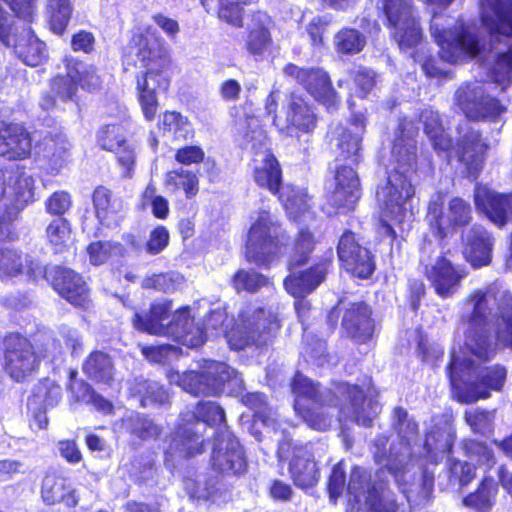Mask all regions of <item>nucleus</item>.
<instances>
[{"label": "nucleus", "mask_w": 512, "mask_h": 512, "mask_svg": "<svg viewBox=\"0 0 512 512\" xmlns=\"http://www.w3.org/2000/svg\"><path fill=\"white\" fill-rule=\"evenodd\" d=\"M431 242H425L421 248L420 262L425 266V274L431 282L436 293L441 297H449L460 288L461 281L466 277V271L461 267H455L444 257H437L430 261L429 252Z\"/></svg>", "instance_id": "nucleus-18"}, {"label": "nucleus", "mask_w": 512, "mask_h": 512, "mask_svg": "<svg viewBox=\"0 0 512 512\" xmlns=\"http://www.w3.org/2000/svg\"><path fill=\"white\" fill-rule=\"evenodd\" d=\"M71 196L66 191H56L45 201L46 211L51 215L62 216L71 207Z\"/></svg>", "instance_id": "nucleus-62"}, {"label": "nucleus", "mask_w": 512, "mask_h": 512, "mask_svg": "<svg viewBox=\"0 0 512 512\" xmlns=\"http://www.w3.org/2000/svg\"><path fill=\"white\" fill-rule=\"evenodd\" d=\"M65 64L69 76L76 78L77 87L80 86L87 91H94L101 87L102 78L92 65L72 57H66Z\"/></svg>", "instance_id": "nucleus-45"}, {"label": "nucleus", "mask_w": 512, "mask_h": 512, "mask_svg": "<svg viewBox=\"0 0 512 512\" xmlns=\"http://www.w3.org/2000/svg\"><path fill=\"white\" fill-rule=\"evenodd\" d=\"M398 419L397 430L400 441L397 445H391L389 454H386L384 439L376 443L374 458L378 465L387 468L394 477L402 493L409 503L418 505L426 501L433 489L434 477L424 467L423 460H417L411 454V441L417 434V424L407 418V412L402 408L395 409Z\"/></svg>", "instance_id": "nucleus-4"}, {"label": "nucleus", "mask_w": 512, "mask_h": 512, "mask_svg": "<svg viewBox=\"0 0 512 512\" xmlns=\"http://www.w3.org/2000/svg\"><path fill=\"white\" fill-rule=\"evenodd\" d=\"M159 127L165 132H173L183 138H187L192 132L187 117L175 111H166L159 121Z\"/></svg>", "instance_id": "nucleus-53"}, {"label": "nucleus", "mask_w": 512, "mask_h": 512, "mask_svg": "<svg viewBox=\"0 0 512 512\" xmlns=\"http://www.w3.org/2000/svg\"><path fill=\"white\" fill-rule=\"evenodd\" d=\"M223 409L212 401L200 402L196 411L182 414L175 436L165 452V463L174 467L181 459L203 452L202 434L207 426L224 424Z\"/></svg>", "instance_id": "nucleus-7"}, {"label": "nucleus", "mask_w": 512, "mask_h": 512, "mask_svg": "<svg viewBox=\"0 0 512 512\" xmlns=\"http://www.w3.org/2000/svg\"><path fill=\"white\" fill-rule=\"evenodd\" d=\"M269 280L255 271L239 270L232 279L233 287L237 292H255L268 285Z\"/></svg>", "instance_id": "nucleus-54"}, {"label": "nucleus", "mask_w": 512, "mask_h": 512, "mask_svg": "<svg viewBox=\"0 0 512 512\" xmlns=\"http://www.w3.org/2000/svg\"><path fill=\"white\" fill-rule=\"evenodd\" d=\"M342 329L357 344L370 342L375 325L369 306L364 303L350 304L342 318Z\"/></svg>", "instance_id": "nucleus-29"}, {"label": "nucleus", "mask_w": 512, "mask_h": 512, "mask_svg": "<svg viewBox=\"0 0 512 512\" xmlns=\"http://www.w3.org/2000/svg\"><path fill=\"white\" fill-rule=\"evenodd\" d=\"M383 11L391 28L393 39L401 50L416 47L422 39V31L408 0H381Z\"/></svg>", "instance_id": "nucleus-16"}, {"label": "nucleus", "mask_w": 512, "mask_h": 512, "mask_svg": "<svg viewBox=\"0 0 512 512\" xmlns=\"http://www.w3.org/2000/svg\"><path fill=\"white\" fill-rule=\"evenodd\" d=\"M93 204L97 218L106 226L116 224L125 209L122 199L112 197L110 191L104 187L95 189Z\"/></svg>", "instance_id": "nucleus-39"}, {"label": "nucleus", "mask_w": 512, "mask_h": 512, "mask_svg": "<svg viewBox=\"0 0 512 512\" xmlns=\"http://www.w3.org/2000/svg\"><path fill=\"white\" fill-rule=\"evenodd\" d=\"M123 248L118 243L109 241L92 242L87 247V253L91 264L101 265L114 256L121 255Z\"/></svg>", "instance_id": "nucleus-51"}, {"label": "nucleus", "mask_w": 512, "mask_h": 512, "mask_svg": "<svg viewBox=\"0 0 512 512\" xmlns=\"http://www.w3.org/2000/svg\"><path fill=\"white\" fill-rule=\"evenodd\" d=\"M279 92L273 90L266 99L265 109L272 115V121L278 131L285 136L299 138L310 134L317 124V117L309 104L301 97L292 94L280 114H276Z\"/></svg>", "instance_id": "nucleus-12"}, {"label": "nucleus", "mask_w": 512, "mask_h": 512, "mask_svg": "<svg viewBox=\"0 0 512 512\" xmlns=\"http://www.w3.org/2000/svg\"><path fill=\"white\" fill-rule=\"evenodd\" d=\"M51 90L62 100L72 99L77 92L75 77H70L66 69V75H60L53 79Z\"/></svg>", "instance_id": "nucleus-63"}, {"label": "nucleus", "mask_w": 512, "mask_h": 512, "mask_svg": "<svg viewBox=\"0 0 512 512\" xmlns=\"http://www.w3.org/2000/svg\"><path fill=\"white\" fill-rule=\"evenodd\" d=\"M130 390L132 396L140 397V403L143 407L152 403L163 404L169 398L163 387L156 382L141 380L138 381Z\"/></svg>", "instance_id": "nucleus-50"}, {"label": "nucleus", "mask_w": 512, "mask_h": 512, "mask_svg": "<svg viewBox=\"0 0 512 512\" xmlns=\"http://www.w3.org/2000/svg\"><path fill=\"white\" fill-rule=\"evenodd\" d=\"M243 403L254 411V427L261 423L267 430L277 431L275 412L266 405L261 393H250L242 398Z\"/></svg>", "instance_id": "nucleus-47"}, {"label": "nucleus", "mask_w": 512, "mask_h": 512, "mask_svg": "<svg viewBox=\"0 0 512 512\" xmlns=\"http://www.w3.org/2000/svg\"><path fill=\"white\" fill-rule=\"evenodd\" d=\"M83 371L91 379L109 383L113 378V364L110 357L103 352H93L83 365Z\"/></svg>", "instance_id": "nucleus-48"}, {"label": "nucleus", "mask_w": 512, "mask_h": 512, "mask_svg": "<svg viewBox=\"0 0 512 512\" xmlns=\"http://www.w3.org/2000/svg\"><path fill=\"white\" fill-rule=\"evenodd\" d=\"M398 135L392 148V158L395 166L388 172L387 179L379 185L376 199L381 210V220L384 223L385 234L394 236L389 224L393 222L402 224L410 220L413 215L411 201L415 195V188L411 182V174L415 161L416 130L411 121L400 122Z\"/></svg>", "instance_id": "nucleus-2"}, {"label": "nucleus", "mask_w": 512, "mask_h": 512, "mask_svg": "<svg viewBox=\"0 0 512 512\" xmlns=\"http://www.w3.org/2000/svg\"><path fill=\"white\" fill-rule=\"evenodd\" d=\"M495 418L494 411L470 409L465 412L466 423L475 433L487 434L492 431Z\"/></svg>", "instance_id": "nucleus-57"}, {"label": "nucleus", "mask_w": 512, "mask_h": 512, "mask_svg": "<svg viewBox=\"0 0 512 512\" xmlns=\"http://www.w3.org/2000/svg\"><path fill=\"white\" fill-rule=\"evenodd\" d=\"M350 512H398L400 504L395 494L382 483L369 482L366 470L355 467L347 486Z\"/></svg>", "instance_id": "nucleus-11"}, {"label": "nucleus", "mask_w": 512, "mask_h": 512, "mask_svg": "<svg viewBox=\"0 0 512 512\" xmlns=\"http://www.w3.org/2000/svg\"><path fill=\"white\" fill-rule=\"evenodd\" d=\"M123 425L131 435L140 439H149L159 433L158 427L152 421L142 418L138 414H133L123 420Z\"/></svg>", "instance_id": "nucleus-56"}, {"label": "nucleus", "mask_w": 512, "mask_h": 512, "mask_svg": "<svg viewBox=\"0 0 512 512\" xmlns=\"http://www.w3.org/2000/svg\"><path fill=\"white\" fill-rule=\"evenodd\" d=\"M498 491V483L495 479L490 475H485L478 489L464 498V504L487 512L494 506Z\"/></svg>", "instance_id": "nucleus-43"}, {"label": "nucleus", "mask_w": 512, "mask_h": 512, "mask_svg": "<svg viewBox=\"0 0 512 512\" xmlns=\"http://www.w3.org/2000/svg\"><path fill=\"white\" fill-rule=\"evenodd\" d=\"M455 439L456 431L450 421L444 420L436 425L426 434L424 445L426 460L431 464L442 461L451 452Z\"/></svg>", "instance_id": "nucleus-33"}, {"label": "nucleus", "mask_w": 512, "mask_h": 512, "mask_svg": "<svg viewBox=\"0 0 512 512\" xmlns=\"http://www.w3.org/2000/svg\"><path fill=\"white\" fill-rule=\"evenodd\" d=\"M5 369L16 381L23 380L38 365L40 357L52 360L61 352L59 345L52 338H47L40 355L36 354L31 343L19 335L7 339Z\"/></svg>", "instance_id": "nucleus-15"}, {"label": "nucleus", "mask_w": 512, "mask_h": 512, "mask_svg": "<svg viewBox=\"0 0 512 512\" xmlns=\"http://www.w3.org/2000/svg\"><path fill=\"white\" fill-rule=\"evenodd\" d=\"M291 387L295 396L296 414L310 428L318 431L330 428L336 413L339 421L351 420L359 425L369 426L380 411L378 402L365 398L363 391L357 386L343 383L337 387V393L344 402L340 409L325 405L322 399L318 398L314 383L301 373L294 376Z\"/></svg>", "instance_id": "nucleus-3"}, {"label": "nucleus", "mask_w": 512, "mask_h": 512, "mask_svg": "<svg viewBox=\"0 0 512 512\" xmlns=\"http://www.w3.org/2000/svg\"><path fill=\"white\" fill-rule=\"evenodd\" d=\"M271 20L263 12H257L252 16L249 32L245 40L246 51L256 60L262 59L268 51L272 39L269 32Z\"/></svg>", "instance_id": "nucleus-36"}, {"label": "nucleus", "mask_w": 512, "mask_h": 512, "mask_svg": "<svg viewBox=\"0 0 512 512\" xmlns=\"http://www.w3.org/2000/svg\"><path fill=\"white\" fill-rule=\"evenodd\" d=\"M474 204L479 212L501 227L512 215V192L498 193L486 185L477 183L474 189Z\"/></svg>", "instance_id": "nucleus-25"}, {"label": "nucleus", "mask_w": 512, "mask_h": 512, "mask_svg": "<svg viewBox=\"0 0 512 512\" xmlns=\"http://www.w3.org/2000/svg\"><path fill=\"white\" fill-rule=\"evenodd\" d=\"M247 127L244 136L251 142V149L255 150L252 160L254 180L262 188L268 189L272 194H277L281 188V169L276 158L267 149V137L265 131L259 126L256 117L246 119Z\"/></svg>", "instance_id": "nucleus-13"}, {"label": "nucleus", "mask_w": 512, "mask_h": 512, "mask_svg": "<svg viewBox=\"0 0 512 512\" xmlns=\"http://www.w3.org/2000/svg\"><path fill=\"white\" fill-rule=\"evenodd\" d=\"M365 43V38L355 29H343L335 36L336 48L344 54L360 52Z\"/></svg>", "instance_id": "nucleus-52"}, {"label": "nucleus", "mask_w": 512, "mask_h": 512, "mask_svg": "<svg viewBox=\"0 0 512 512\" xmlns=\"http://www.w3.org/2000/svg\"><path fill=\"white\" fill-rule=\"evenodd\" d=\"M463 336H457L447 367L453 394L473 403L501 391L507 371L500 365L481 367L498 345L512 348V296L493 284L473 291L464 301Z\"/></svg>", "instance_id": "nucleus-1"}, {"label": "nucleus", "mask_w": 512, "mask_h": 512, "mask_svg": "<svg viewBox=\"0 0 512 512\" xmlns=\"http://www.w3.org/2000/svg\"><path fill=\"white\" fill-rule=\"evenodd\" d=\"M141 351L146 359L153 363H166L179 357V349L169 344L142 346Z\"/></svg>", "instance_id": "nucleus-59"}, {"label": "nucleus", "mask_w": 512, "mask_h": 512, "mask_svg": "<svg viewBox=\"0 0 512 512\" xmlns=\"http://www.w3.org/2000/svg\"><path fill=\"white\" fill-rule=\"evenodd\" d=\"M361 195L357 173L350 166L337 168L334 181L328 188V202L343 211L352 210Z\"/></svg>", "instance_id": "nucleus-24"}, {"label": "nucleus", "mask_w": 512, "mask_h": 512, "mask_svg": "<svg viewBox=\"0 0 512 512\" xmlns=\"http://www.w3.org/2000/svg\"><path fill=\"white\" fill-rule=\"evenodd\" d=\"M21 273L37 279L42 274V268L30 265L24 267L21 256L16 251L9 248L0 249V277H14Z\"/></svg>", "instance_id": "nucleus-46"}, {"label": "nucleus", "mask_w": 512, "mask_h": 512, "mask_svg": "<svg viewBox=\"0 0 512 512\" xmlns=\"http://www.w3.org/2000/svg\"><path fill=\"white\" fill-rule=\"evenodd\" d=\"M277 194L291 219L297 221L303 218L304 221H307L313 218L305 189L287 184L281 186Z\"/></svg>", "instance_id": "nucleus-38"}, {"label": "nucleus", "mask_w": 512, "mask_h": 512, "mask_svg": "<svg viewBox=\"0 0 512 512\" xmlns=\"http://www.w3.org/2000/svg\"><path fill=\"white\" fill-rule=\"evenodd\" d=\"M488 146L477 131H470L463 139L459 159L465 166L467 175L476 179L483 168Z\"/></svg>", "instance_id": "nucleus-35"}, {"label": "nucleus", "mask_w": 512, "mask_h": 512, "mask_svg": "<svg viewBox=\"0 0 512 512\" xmlns=\"http://www.w3.org/2000/svg\"><path fill=\"white\" fill-rule=\"evenodd\" d=\"M106 113L111 121L98 131V144L108 151L120 149L126 141V134L131 126L127 109L115 102L109 105Z\"/></svg>", "instance_id": "nucleus-27"}, {"label": "nucleus", "mask_w": 512, "mask_h": 512, "mask_svg": "<svg viewBox=\"0 0 512 512\" xmlns=\"http://www.w3.org/2000/svg\"><path fill=\"white\" fill-rule=\"evenodd\" d=\"M463 255L473 268L490 264L493 241L490 234L481 226L474 225L463 231Z\"/></svg>", "instance_id": "nucleus-30"}, {"label": "nucleus", "mask_w": 512, "mask_h": 512, "mask_svg": "<svg viewBox=\"0 0 512 512\" xmlns=\"http://www.w3.org/2000/svg\"><path fill=\"white\" fill-rule=\"evenodd\" d=\"M314 446L312 444L293 445L290 439L284 438L278 448L280 461H289V473L294 484L307 489L316 485L320 474L314 460Z\"/></svg>", "instance_id": "nucleus-17"}, {"label": "nucleus", "mask_w": 512, "mask_h": 512, "mask_svg": "<svg viewBox=\"0 0 512 512\" xmlns=\"http://www.w3.org/2000/svg\"><path fill=\"white\" fill-rule=\"evenodd\" d=\"M73 13L72 0H45V15L50 29L62 35Z\"/></svg>", "instance_id": "nucleus-44"}, {"label": "nucleus", "mask_w": 512, "mask_h": 512, "mask_svg": "<svg viewBox=\"0 0 512 512\" xmlns=\"http://www.w3.org/2000/svg\"><path fill=\"white\" fill-rule=\"evenodd\" d=\"M337 254L343 268L353 276L366 279L374 272L375 264L370 251L361 246L350 231L340 237Z\"/></svg>", "instance_id": "nucleus-21"}, {"label": "nucleus", "mask_w": 512, "mask_h": 512, "mask_svg": "<svg viewBox=\"0 0 512 512\" xmlns=\"http://www.w3.org/2000/svg\"><path fill=\"white\" fill-rule=\"evenodd\" d=\"M170 309L169 302L154 303L146 318L138 313L135 315L134 327L149 334L171 336L177 342L188 347H198L205 342L208 330H217L226 318L223 311L214 310L210 313L205 326H194L189 308L184 307L176 311L172 321L165 323Z\"/></svg>", "instance_id": "nucleus-6"}, {"label": "nucleus", "mask_w": 512, "mask_h": 512, "mask_svg": "<svg viewBox=\"0 0 512 512\" xmlns=\"http://www.w3.org/2000/svg\"><path fill=\"white\" fill-rule=\"evenodd\" d=\"M314 244L313 235L307 229L300 228L298 238L294 245V254L289 261V269L304 264Z\"/></svg>", "instance_id": "nucleus-58"}, {"label": "nucleus", "mask_w": 512, "mask_h": 512, "mask_svg": "<svg viewBox=\"0 0 512 512\" xmlns=\"http://www.w3.org/2000/svg\"><path fill=\"white\" fill-rule=\"evenodd\" d=\"M212 468L221 474L240 475L247 463L239 441L227 429L217 431L211 456Z\"/></svg>", "instance_id": "nucleus-20"}, {"label": "nucleus", "mask_w": 512, "mask_h": 512, "mask_svg": "<svg viewBox=\"0 0 512 512\" xmlns=\"http://www.w3.org/2000/svg\"><path fill=\"white\" fill-rule=\"evenodd\" d=\"M41 498L46 505L64 504L68 508L77 506L79 496L69 479L57 474L47 473L42 480Z\"/></svg>", "instance_id": "nucleus-31"}, {"label": "nucleus", "mask_w": 512, "mask_h": 512, "mask_svg": "<svg viewBox=\"0 0 512 512\" xmlns=\"http://www.w3.org/2000/svg\"><path fill=\"white\" fill-rule=\"evenodd\" d=\"M19 59L28 66H38L47 58L45 44L40 41L30 29L20 36L11 37V45Z\"/></svg>", "instance_id": "nucleus-37"}, {"label": "nucleus", "mask_w": 512, "mask_h": 512, "mask_svg": "<svg viewBox=\"0 0 512 512\" xmlns=\"http://www.w3.org/2000/svg\"><path fill=\"white\" fill-rule=\"evenodd\" d=\"M200 370L180 374L170 371L167 374L169 382L181 387L193 395H218L225 389L229 393H240L243 380L237 371L223 362L203 360Z\"/></svg>", "instance_id": "nucleus-8"}, {"label": "nucleus", "mask_w": 512, "mask_h": 512, "mask_svg": "<svg viewBox=\"0 0 512 512\" xmlns=\"http://www.w3.org/2000/svg\"><path fill=\"white\" fill-rule=\"evenodd\" d=\"M286 236L268 211L258 213L246 243V257L259 266L269 267L286 250Z\"/></svg>", "instance_id": "nucleus-10"}, {"label": "nucleus", "mask_w": 512, "mask_h": 512, "mask_svg": "<svg viewBox=\"0 0 512 512\" xmlns=\"http://www.w3.org/2000/svg\"><path fill=\"white\" fill-rule=\"evenodd\" d=\"M44 276L51 281L54 289L67 301L75 306L85 305L88 291L82 277L74 271L55 267L52 270H42Z\"/></svg>", "instance_id": "nucleus-28"}, {"label": "nucleus", "mask_w": 512, "mask_h": 512, "mask_svg": "<svg viewBox=\"0 0 512 512\" xmlns=\"http://www.w3.org/2000/svg\"><path fill=\"white\" fill-rule=\"evenodd\" d=\"M280 329L279 319L272 308L247 306L239 315L235 327L225 337L232 349L249 345L261 346L270 341Z\"/></svg>", "instance_id": "nucleus-9"}, {"label": "nucleus", "mask_w": 512, "mask_h": 512, "mask_svg": "<svg viewBox=\"0 0 512 512\" xmlns=\"http://www.w3.org/2000/svg\"><path fill=\"white\" fill-rule=\"evenodd\" d=\"M184 487L192 499H202L216 505H221L231 499L230 491L219 485L218 481L210 480L201 484L194 479H187L184 482Z\"/></svg>", "instance_id": "nucleus-41"}, {"label": "nucleus", "mask_w": 512, "mask_h": 512, "mask_svg": "<svg viewBox=\"0 0 512 512\" xmlns=\"http://www.w3.org/2000/svg\"><path fill=\"white\" fill-rule=\"evenodd\" d=\"M31 152L32 138L25 127L0 119V155L9 160H22Z\"/></svg>", "instance_id": "nucleus-26"}, {"label": "nucleus", "mask_w": 512, "mask_h": 512, "mask_svg": "<svg viewBox=\"0 0 512 512\" xmlns=\"http://www.w3.org/2000/svg\"><path fill=\"white\" fill-rule=\"evenodd\" d=\"M351 120L348 127L337 128L334 132L335 146L339 156L357 163L360 159L361 141L365 132L366 117L362 111H354V102L348 101Z\"/></svg>", "instance_id": "nucleus-23"}, {"label": "nucleus", "mask_w": 512, "mask_h": 512, "mask_svg": "<svg viewBox=\"0 0 512 512\" xmlns=\"http://www.w3.org/2000/svg\"><path fill=\"white\" fill-rule=\"evenodd\" d=\"M13 190L17 205L23 207L34 199V179L22 173L15 181Z\"/></svg>", "instance_id": "nucleus-61"}, {"label": "nucleus", "mask_w": 512, "mask_h": 512, "mask_svg": "<svg viewBox=\"0 0 512 512\" xmlns=\"http://www.w3.org/2000/svg\"><path fill=\"white\" fill-rule=\"evenodd\" d=\"M466 455L470 460H476L478 463L491 468L495 464L494 453L485 444L474 440L465 441L463 444Z\"/></svg>", "instance_id": "nucleus-60"}, {"label": "nucleus", "mask_w": 512, "mask_h": 512, "mask_svg": "<svg viewBox=\"0 0 512 512\" xmlns=\"http://www.w3.org/2000/svg\"><path fill=\"white\" fill-rule=\"evenodd\" d=\"M330 264L325 259L299 274L291 273L284 280L286 291L295 298H304L324 281Z\"/></svg>", "instance_id": "nucleus-32"}, {"label": "nucleus", "mask_w": 512, "mask_h": 512, "mask_svg": "<svg viewBox=\"0 0 512 512\" xmlns=\"http://www.w3.org/2000/svg\"><path fill=\"white\" fill-rule=\"evenodd\" d=\"M485 84L474 81L461 86L455 93L456 104L472 120L496 119L505 111L498 100L485 95Z\"/></svg>", "instance_id": "nucleus-19"}, {"label": "nucleus", "mask_w": 512, "mask_h": 512, "mask_svg": "<svg viewBox=\"0 0 512 512\" xmlns=\"http://www.w3.org/2000/svg\"><path fill=\"white\" fill-rule=\"evenodd\" d=\"M420 121L426 136L436 151H447L452 145V140L446 131L441 116L432 108H425L420 114Z\"/></svg>", "instance_id": "nucleus-40"}, {"label": "nucleus", "mask_w": 512, "mask_h": 512, "mask_svg": "<svg viewBox=\"0 0 512 512\" xmlns=\"http://www.w3.org/2000/svg\"><path fill=\"white\" fill-rule=\"evenodd\" d=\"M473 219L472 207L460 197H453L444 207V195L434 194L428 204L426 220L433 234L439 239L469 225Z\"/></svg>", "instance_id": "nucleus-14"}, {"label": "nucleus", "mask_w": 512, "mask_h": 512, "mask_svg": "<svg viewBox=\"0 0 512 512\" xmlns=\"http://www.w3.org/2000/svg\"><path fill=\"white\" fill-rule=\"evenodd\" d=\"M71 144L62 132L49 133L35 146V153L46 160L52 171L62 168L70 157Z\"/></svg>", "instance_id": "nucleus-34"}, {"label": "nucleus", "mask_w": 512, "mask_h": 512, "mask_svg": "<svg viewBox=\"0 0 512 512\" xmlns=\"http://www.w3.org/2000/svg\"><path fill=\"white\" fill-rule=\"evenodd\" d=\"M164 185L172 194L182 191L187 199L195 197L199 191V180L196 173L184 168L167 172Z\"/></svg>", "instance_id": "nucleus-42"}, {"label": "nucleus", "mask_w": 512, "mask_h": 512, "mask_svg": "<svg viewBox=\"0 0 512 512\" xmlns=\"http://www.w3.org/2000/svg\"><path fill=\"white\" fill-rule=\"evenodd\" d=\"M126 61L140 69L136 76L138 101L144 118L152 121L159 106L156 89L164 80L167 59L160 40L150 29L134 34Z\"/></svg>", "instance_id": "nucleus-5"}, {"label": "nucleus", "mask_w": 512, "mask_h": 512, "mask_svg": "<svg viewBox=\"0 0 512 512\" xmlns=\"http://www.w3.org/2000/svg\"><path fill=\"white\" fill-rule=\"evenodd\" d=\"M46 236L56 253L63 252L73 244L70 224L61 217L53 220L47 226Z\"/></svg>", "instance_id": "nucleus-49"}, {"label": "nucleus", "mask_w": 512, "mask_h": 512, "mask_svg": "<svg viewBox=\"0 0 512 512\" xmlns=\"http://www.w3.org/2000/svg\"><path fill=\"white\" fill-rule=\"evenodd\" d=\"M76 389L81 392L80 395L76 394L77 400L92 404L97 411L103 414L111 413L113 409L112 403L94 392L88 384L73 383L71 385L72 392L75 393Z\"/></svg>", "instance_id": "nucleus-55"}, {"label": "nucleus", "mask_w": 512, "mask_h": 512, "mask_svg": "<svg viewBox=\"0 0 512 512\" xmlns=\"http://www.w3.org/2000/svg\"><path fill=\"white\" fill-rule=\"evenodd\" d=\"M284 72L287 76L295 78L316 101L325 105L327 109L337 106L338 99L330 78L322 69H302L294 64H289L285 67Z\"/></svg>", "instance_id": "nucleus-22"}, {"label": "nucleus", "mask_w": 512, "mask_h": 512, "mask_svg": "<svg viewBox=\"0 0 512 512\" xmlns=\"http://www.w3.org/2000/svg\"><path fill=\"white\" fill-rule=\"evenodd\" d=\"M451 477L461 486L468 485L476 476L475 466L468 462L452 461L449 459Z\"/></svg>", "instance_id": "nucleus-64"}]
</instances>
